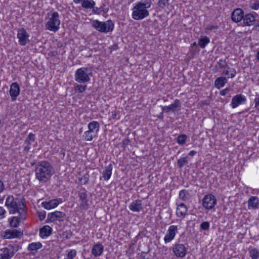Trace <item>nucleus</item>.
Listing matches in <instances>:
<instances>
[{
  "mask_svg": "<svg viewBox=\"0 0 259 259\" xmlns=\"http://www.w3.org/2000/svg\"><path fill=\"white\" fill-rule=\"evenodd\" d=\"M35 174L36 179L40 183H46L50 179L54 174V169L51 163L48 161L43 160L35 164Z\"/></svg>",
  "mask_w": 259,
  "mask_h": 259,
  "instance_id": "nucleus-1",
  "label": "nucleus"
},
{
  "mask_svg": "<svg viewBox=\"0 0 259 259\" xmlns=\"http://www.w3.org/2000/svg\"><path fill=\"white\" fill-rule=\"evenodd\" d=\"M91 67H81L77 69L74 74L75 80L80 83H85L89 82L90 76L92 75Z\"/></svg>",
  "mask_w": 259,
  "mask_h": 259,
  "instance_id": "nucleus-2",
  "label": "nucleus"
},
{
  "mask_svg": "<svg viewBox=\"0 0 259 259\" xmlns=\"http://www.w3.org/2000/svg\"><path fill=\"white\" fill-rule=\"evenodd\" d=\"M92 25L98 31L104 33L111 32L114 27V23L111 20L106 22H101L98 20H94Z\"/></svg>",
  "mask_w": 259,
  "mask_h": 259,
  "instance_id": "nucleus-3",
  "label": "nucleus"
},
{
  "mask_svg": "<svg viewBox=\"0 0 259 259\" xmlns=\"http://www.w3.org/2000/svg\"><path fill=\"white\" fill-rule=\"evenodd\" d=\"M60 24V20L59 14L57 12H55L49 17L48 21L46 24V28L48 30L55 32L59 30Z\"/></svg>",
  "mask_w": 259,
  "mask_h": 259,
  "instance_id": "nucleus-4",
  "label": "nucleus"
},
{
  "mask_svg": "<svg viewBox=\"0 0 259 259\" xmlns=\"http://www.w3.org/2000/svg\"><path fill=\"white\" fill-rule=\"evenodd\" d=\"M5 206L8 209L10 214H15L17 213V211H18V207L21 206V204L19 203L18 198H14L12 195H10L6 199ZM22 206L24 207V204L22 203Z\"/></svg>",
  "mask_w": 259,
  "mask_h": 259,
  "instance_id": "nucleus-5",
  "label": "nucleus"
},
{
  "mask_svg": "<svg viewBox=\"0 0 259 259\" xmlns=\"http://www.w3.org/2000/svg\"><path fill=\"white\" fill-rule=\"evenodd\" d=\"M149 15L148 11L139 4H136L133 8L132 18L134 20H142L148 16Z\"/></svg>",
  "mask_w": 259,
  "mask_h": 259,
  "instance_id": "nucleus-6",
  "label": "nucleus"
},
{
  "mask_svg": "<svg viewBox=\"0 0 259 259\" xmlns=\"http://www.w3.org/2000/svg\"><path fill=\"white\" fill-rule=\"evenodd\" d=\"M23 235V231L17 229H7L1 232V236L4 239L20 238Z\"/></svg>",
  "mask_w": 259,
  "mask_h": 259,
  "instance_id": "nucleus-7",
  "label": "nucleus"
},
{
  "mask_svg": "<svg viewBox=\"0 0 259 259\" xmlns=\"http://www.w3.org/2000/svg\"><path fill=\"white\" fill-rule=\"evenodd\" d=\"M66 217V215L64 212L59 211H56L53 212L49 213L48 214L46 223H49L51 222H55L56 221L63 222L65 220Z\"/></svg>",
  "mask_w": 259,
  "mask_h": 259,
  "instance_id": "nucleus-8",
  "label": "nucleus"
},
{
  "mask_svg": "<svg viewBox=\"0 0 259 259\" xmlns=\"http://www.w3.org/2000/svg\"><path fill=\"white\" fill-rule=\"evenodd\" d=\"M216 203L215 197L212 194L205 195L202 199V205L206 209H212Z\"/></svg>",
  "mask_w": 259,
  "mask_h": 259,
  "instance_id": "nucleus-9",
  "label": "nucleus"
},
{
  "mask_svg": "<svg viewBox=\"0 0 259 259\" xmlns=\"http://www.w3.org/2000/svg\"><path fill=\"white\" fill-rule=\"evenodd\" d=\"M17 36L19 39V45L22 46H25L29 42V35L23 28H20L18 30Z\"/></svg>",
  "mask_w": 259,
  "mask_h": 259,
  "instance_id": "nucleus-10",
  "label": "nucleus"
},
{
  "mask_svg": "<svg viewBox=\"0 0 259 259\" xmlns=\"http://www.w3.org/2000/svg\"><path fill=\"white\" fill-rule=\"evenodd\" d=\"M78 196L79 200L80 201V206L84 209H87L89 208V200H88V194L85 188H82L78 192Z\"/></svg>",
  "mask_w": 259,
  "mask_h": 259,
  "instance_id": "nucleus-11",
  "label": "nucleus"
},
{
  "mask_svg": "<svg viewBox=\"0 0 259 259\" xmlns=\"http://www.w3.org/2000/svg\"><path fill=\"white\" fill-rule=\"evenodd\" d=\"M172 251L177 257H184L187 253V249L184 244L177 243L174 245Z\"/></svg>",
  "mask_w": 259,
  "mask_h": 259,
  "instance_id": "nucleus-12",
  "label": "nucleus"
},
{
  "mask_svg": "<svg viewBox=\"0 0 259 259\" xmlns=\"http://www.w3.org/2000/svg\"><path fill=\"white\" fill-rule=\"evenodd\" d=\"M246 101V98L244 95L238 94L232 98L231 106L232 108H235L239 105L244 104Z\"/></svg>",
  "mask_w": 259,
  "mask_h": 259,
  "instance_id": "nucleus-13",
  "label": "nucleus"
},
{
  "mask_svg": "<svg viewBox=\"0 0 259 259\" xmlns=\"http://www.w3.org/2000/svg\"><path fill=\"white\" fill-rule=\"evenodd\" d=\"M178 231L177 226L172 225L169 227L167 233L165 235L164 240L165 243L170 242L175 237Z\"/></svg>",
  "mask_w": 259,
  "mask_h": 259,
  "instance_id": "nucleus-14",
  "label": "nucleus"
},
{
  "mask_svg": "<svg viewBox=\"0 0 259 259\" xmlns=\"http://www.w3.org/2000/svg\"><path fill=\"white\" fill-rule=\"evenodd\" d=\"M10 95L11 97L12 101H15L17 97L19 95L20 89L19 85L17 82H13L10 86Z\"/></svg>",
  "mask_w": 259,
  "mask_h": 259,
  "instance_id": "nucleus-15",
  "label": "nucleus"
},
{
  "mask_svg": "<svg viewBox=\"0 0 259 259\" xmlns=\"http://www.w3.org/2000/svg\"><path fill=\"white\" fill-rule=\"evenodd\" d=\"M62 202V201L61 199H55L49 201H44L41 204L45 209L50 210L58 206L59 204Z\"/></svg>",
  "mask_w": 259,
  "mask_h": 259,
  "instance_id": "nucleus-16",
  "label": "nucleus"
},
{
  "mask_svg": "<svg viewBox=\"0 0 259 259\" xmlns=\"http://www.w3.org/2000/svg\"><path fill=\"white\" fill-rule=\"evenodd\" d=\"M244 12L241 9H236L232 13L231 19L234 22H239L243 20Z\"/></svg>",
  "mask_w": 259,
  "mask_h": 259,
  "instance_id": "nucleus-17",
  "label": "nucleus"
},
{
  "mask_svg": "<svg viewBox=\"0 0 259 259\" xmlns=\"http://www.w3.org/2000/svg\"><path fill=\"white\" fill-rule=\"evenodd\" d=\"M259 207V198L256 196H251L248 200V209H256Z\"/></svg>",
  "mask_w": 259,
  "mask_h": 259,
  "instance_id": "nucleus-18",
  "label": "nucleus"
},
{
  "mask_svg": "<svg viewBox=\"0 0 259 259\" xmlns=\"http://www.w3.org/2000/svg\"><path fill=\"white\" fill-rule=\"evenodd\" d=\"M188 208L186 205L182 203L178 205L176 210V214L178 217L184 218L187 214Z\"/></svg>",
  "mask_w": 259,
  "mask_h": 259,
  "instance_id": "nucleus-19",
  "label": "nucleus"
},
{
  "mask_svg": "<svg viewBox=\"0 0 259 259\" xmlns=\"http://www.w3.org/2000/svg\"><path fill=\"white\" fill-rule=\"evenodd\" d=\"M129 209L134 212H139L142 210V201L140 200H136L132 202L129 205Z\"/></svg>",
  "mask_w": 259,
  "mask_h": 259,
  "instance_id": "nucleus-20",
  "label": "nucleus"
},
{
  "mask_svg": "<svg viewBox=\"0 0 259 259\" xmlns=\"http://www.w3.org/2000/svg\"><path fill=\"white\" fill-rule=\"evenodd\" d=\"M256 21L254 15L251 14H247L244 16L243 23L245 26L253 25Z\"/></svg>",
  "mask_w": 259,
  "mask_h": 259,
  "instance_id": "nucleus-21",
  "label": "nucleus"
},
{
  "mask_svg": "<svg viewBox=\"0 0 259 259\" xmlns=\"http://www.w3.org/2000/svg\"><path fill=\"white\" fill-rule=\"evenodd\" d=\"M88 131L97 136L100 128V124L97 121H93L88 124Z\"/></svg>",
  "mask_w": 259,
  "mask_h": 259,
  "instance_id": "nucleus-22",
  "label": "nucleus"
},
{
  "mask_svg": "<svg viewBox=\"0 0 259 259\" xmlns=\"http://www.w3.org/2000/svg\"><path fill=\"white\" fill-rule=\"evenodd\" d=\"M104 250V247L101 243L95 244L92 249V253L95 256L98 257L101 255Z\"/></svg>",
  "mask_w": 259,
  "mask_h": 259,
  "instance_id": "nucleus-23",
  "label": "nucleus"
},
{
  "mask_svg": "<svg viewBox=\"0 0 259 259\" xmlns=\"http://www.w3.org/2000/svg\"><path fill=\"white\" fill-rule=\"evenodd\" d=\"M52 232V229L48 225L44 226L39 230V236L42 238H45L49 236Z\"/></svg>",
  "mask_w": 259,
  "mask_h": 259,
  "instance_id": "nucleus-24",
  "label": "nucleus"
},
{
  "mask_svg": "<svg viewBox=\"0 0 259 259\" xmlns=\"http://www.w3.org/2000/svg\"><path fill=\"white\" fill-rule=\"evenodd\" d=\"M113 166L112 164H109L106 166L105 169L102 172V178L105 181H108L112 175Z\"/></svg>",
  "mask_w": 259,
  "mask_h": 259,
  "instance_id": "nucleus-25",
  "label": "nucleus"
},
{
  "mask_svg": "<svg viewBox=\"0 0 259 259\" xmlns=\"http://www.w3.org/2000/svg\"><path fill=\"white\" fill-rule=\"evenodd\" d=\"M227 82V78L225 77L221 76L215 79L214 80V85L217 89H220L223 87Z\"/></svg>",
  "mask_w": 259,
  "mask_h": 259,
  "instance_id": "nucleus-26",
  "label": "nucleus"
},
{
  "mask_svg": "<svg viewBox=\"0 0 259 259\" xmlns=\"http://www.w3.org/2000/svg\"><path fill=\"white\" fill-rule=\"evenodd\" d=\"M3 253L0 254V259H11L14 255L7 248H3L1 249Z\"/></svg>",
  "mask_w": 259,
  "mask_h": 259,
  "instance_id": "nucleus-27",
  "label": "nucleus"
},
{
  "mask_svg": "<svg viewBox=\"0 0 259 259\" xmlns=\"http://www.w3.org/2000/svg\"><path fill=\"white\" fill-rule=\"evenodd\" d=\"M109 11V8L108 7H106V5L103 4L100 7H94L93 9V11L98 15L101 14L102 13L103 15L106 14Z\"/></svg>",
  "mask_w": 259,
  "mask_h": 259,
  "instance_id": "nucleus-28",
  "label": "nucleus"
},
{
  "mask_svg": "<svg viewBox=\"0 0 259 259\" xmlns=\"http://www.w3.org/2000/svg\"><path fill=\"white\" fill-rule=\"evenodd\" d=\"M42 247V245L40 242H33L28 245L27 247V250L31 252L36 251L37 250L40 249Z\"/></svg>",
  "mask_w": 259,
  "mask_h": 259,
  "instance_id": "nucleus-29",
  "label": "nucleus"
},
{
  "mask_svg": "<svg viewBox=\"0 0 259 259\" xmlns=\"http://www.w3.org/2000/svg\"><path fill=\"white\" fill-rule=\"evenodd\" d=\"M181 107V102L179 99H176L174 103L167 106L166 109H167L168 112L171 111L175 112L176 108Z\"/></svg>",
  "mask_w": 259,
  "mask_h": 259,
  "instance_id": "nucleus-30",
  "label": "nucleus"
},
{
  "mask_svg": "<svg viewBox=\"0 0 259 259\" xmlns=\"http://www.w3.org/2000/svg\"><path fill=\"white\" fill-rule=\"evenodd\" d=\"M95 5V2L93 0H83L81 6L84 9H93Z\"/></svg>",
  "mask_w": 259,
  "mask_h": 259,
  "instance_id": "nucleus-31",
  "label": "nucleus"
},
{
  "mask_svg": "<svg viewBox=\"0 0 259 259\" xmlns=\"http://www.w3.org/2000/svg\"><path fill=\"white\" fill-rule=\"evenodd\" d=\"M209 42V38L207 36H205L199 39L198 45L200 48L204 49Z\"/></svg>",
  "mask_w": 259,
  "mask_h": 259,
  "instance_id": "nucleus-32",
  "label": "nucleus"
},
{
  "mask_svg": "<svg viewBox=\"0 0 259 259\" xmlns=\"http://www.w3.org/2000/svg\"><path fill=\"white\" fill-rule=\"evenodd\" d=\"M20 222V218L18 217H13L10 221V225L12 227L17 228L19 226Z\"/></svg>",
  "mask_w": 259,
  "mask_h": 259,
  "instance_id": "nucleus-33",
  "label": "nucleus"
},
{
  "mask_svg": "<svg viewBox=\"0 0 259 259\" xmlns=\"http://www.w3.org/2000/svg\"><path fill=\"white\" fill-rule=\"evenodd\" d=\"M190 198V194L186 190H182L179 192V198L183 201H186Z\"/></svg>",
  "mask_w": 259,
  "mask_h": 259,
  "instance_id": "nucleus-34",
  "label": "nucleus"
},
{
  "mask_svg": "<svg viewBox=\"0 0 259 259\" xmlns=\"http://www.w3.org/2000/svg\"><path fill=\"white\" fill-rule=\"evenodd\" d=\"M7 249H9V250L12 253H13V255L18 251L19 249V245L15 243H12L11 244H9L8 245V246L7 247Z\"/></svg>",
  "mask_w": 259,
  "mask_h": 259,
  "instance_id": "nucleus-35",
  "label": "nucleus"
},
{
  "mask_svg": "<svg viewBox=\"0 0 259 259\" xmlns=\"http://www.w3.org/2000/svg\"><path fill=\"white\" fill-rule=\"evenodd\" d=\"M188 163V158L187 156L184 157H181L177 161V166L181 168L183 167L185 165Z\"/></svg>",
  "mask_w": 259,
  "mask_h": 259,
  "instance_id": "nucleus-36",
  "label": "nucleus"
},
{
  "mask_svg": "<svg viewBox=\"0 0 259 259\" xmlns=\"http://www.w3.org/2000/svg\"><path fill=\"white\" fill-rule=\"evenodd\" d=\"M87 86L85 84H76L74 87V90L75 92L78 93H82L87 89Z\"/></svg>",
  "mask_w": 259,
  "mask_h": 259,
  "instance_id": "nucleus-37",
  "label": "nucleus"
},
{
  "mask_svg": "<svg viewBox=\"0 0 259 259\" xmlns=\"http://www.w3.org/2000/svg\"><path fill=\"white\" fill-rule=\"evenodd\" d=\"M187 138L185 134L180 135L177 138V142L179 145H183L186 143Z\"/></svg>",
  "mask_w": 259,
  "mask_h": 259,
  "instance_id": "nucleus-38",
  "label": "nucleus"
},
{
  "mask_svg": "<svg viewBox=\"0 0 259 259\" xmlns=\"http://www.w3.org/2000/svg\"><path fill=\"white\" fill-rule=\"evenodd\" d=\"M146 9L150 8L152 2L151 0H141V2L137 3Z\"/></svg>",
  "mask_w": 259,
  "mask_h": 259,
  "instance_id": "nucleus-39",
  "label": "nucleus"
},
{
  "mask_svg": "<svg viewBox=\"0 0 259 259\" xmlns=\"http://www.w3.org/2000/svg\"><path fill=\"white\" fill-rule=\"evenodd\" d=\"M96 135L94 134L91 133L89 131H87L84 133L83 137L84 139L87 141H91Z\"/></svg>",
  "mask_w": 259,
  "mask_h": 259,
  "instance_id": "nucleus-40",
  "label": "nucleus"
},
{
  "mask_svg": "<svg viewBox=\"0 0 259 259\" xmlns=\"http://www.w3.org/2000/svg\"><path fill=\"white\" fill-rule=\"evenodd\" d=\"M35 139V136L34 134L30 133L25 140V144L26 145H31Z\"/></svg>",
  "mask_w": 259,
  "mask_h": 259,
  "instance_id": "nucleus-41",
  "label": "nucleus"
},
{
  "mask_svg": "<svg viewBox=\"0 0 259 259\" xmlns=\"http://www.w3.org/2000/svg\"><path fill=\"white\" fill-rule=\"evenodd\" d=\"M249 256L251 259H257L259 257V250L256 248H253L249 251Z\"/></svg>",
  "mask_w": 259,
  "mask_h": 259,
  "instance_id": "nucleus-42",
  "label": "nucleus"
},
{
  "mask_svg": "<svg viewBox=\"0 0 259 259\" xmlns=\"http://www.w3.org/2000/svg\"><path fill=\"white\" fill-rule=\"evenodd\" d=\"M157 5L160 10L164 9L166 7L169 5V0H159Z\"/></svg>",
  "mask_w": 259,
  "mask_h": 259,
  "instance_id": "nucleus-43",
  "label": "nucleus"
},
{
  "mask_svg": "<svg viewBox=\"0 0 259 259\" xmlns=\"http://www.w3.org/2000/svg\"><path fill=\"white\" fill-rule=\"evenodd\" d=\"M18 211H17V212H19L22 219L25 220L26 214V211L25 209L21 206L18 207Z\"/></svg>",
  "mask_w": 259,
  "mask_h": 259,
  "instance_id": "nucleus-44",
  "label": "nucleus"
},
{
  "mask_svg": "<svg viewBox=\"0 0 259 259\" xmlns=\"http://www.w3.org/2000/svg\"><path fill=\"white\" fill-rule=\"evenodd\" d=\"M210 224L208 222H202L200 225V229L202 230L206 231L209 229Z\"/></svg>",
  "mask_w": 259,
  "mask_h": 259,
  "instance_id": "nucleus-45",
  "label": "nucleus"
},
{
  "mask_svg": "<svg viewBox=\"0 0 259 259\" xmlns=\"http://www.w3.org/2000/svg\"><path fill=\"white\" fill-rule=\"evenodd\" d=\"M217 64L221 68H229L225 60L220 59L219 61L217 62Z\"/></svg>",
  "mask_w": 259,
  "mask_h": 259,
  "instance_id": "nucleus-46",
  "label": "nucleus"
},
{
  "mask_svg": "<svg viewBox=\"0 0 259 259\" xmlns=\"http://www.w3.org/2000/svg\"><path fill=\"white\" fill-rule=\"evenodd\" d=\"M76 255V251L75 249H71L68 251L67 258L65 259H73Z\"/></svg>",
  "mask_w": 259,
  "mask_h": 259,
  "instance_id": "nucleus-47",
  "label": "nucleus"
},
{
  "mask_svg": "<svg viewBox=\"0 0 259 259\" xmlns=\"http://www.w3.org/2000/svg\"><path fill=\"white\" fill-rule=\"evenodd\" d=\"M90 175L88 172L85 173L80 179V181H83V184L86 185L89 180Z\"/></svg>",
  "mask_w": 259,
  "mask_h": 259,
  "instance_id": "nucleus-48",
  "label": "nucleus"
},
{
  "mask_svg": "<svg viewBox=\"0 0 259 259\" xmlns=\"http://www.w3.org/2000/svg\"><path fill=\"white\" fill-rule=\"evenodd\" d=\"M250 7L253 10H257L259 8V0H255L250 4Z\"/></svg>",
  "mask_w": 259,
  "mask_h": 259,
  "instance_id": "nucleus-49",
  "label": "nucleus"
},
{
  "mask_svg": "<svg viewBox=\"0 0 259 259\" xmlns=\"http://www.w3.org/2000/svg\"><path fill=\"white\" fill-rule=\"evenodd\" d=\"M131 143V141L128 138H126L124 139L122 141V148L123 150H125L126 146L128 145Z\"/></svg>",
  "mask_w": 259,
  "mask_h": 259,
  "instance_id": "nucleus-50",
  "label": "nucleus"
},
{
  "mask_svg": "<svg viewBox=\"0 0 259 259\" xmlns=\"http://www.w3.org/2000/svg\"><path fill=\"white\" fill-rule=\"evenodd\" d=\"M46 212L44 210L38 213V217L40 221L44 220L46 218Z\"/></svg>",
  "mask_w": 259,
  "mask_h": 259,
  "instance_id": "nucleus-51",
  "label": "nucleus"
},
{
  "mask_svg": "<svg viewBox=\"0 0 259 259\" xmlns=\"http://www.w3.org/2000/svg\"><path fill=\"white\" fill-rule=\"evenodd\" d=\"M229 69L230 76L231 78L234 77L236 74V71L234 68H231Z\"/></svg>",
  "mask_w": 259,
  "mask_h": 259,
  "instance_id": "nucleus-52",
  "label": "nucleus"
},
{
  "mask_svg": "<svg viewBox=\"0 0 259 259\" xmlns=\"http://www.w3.org/2000/svg\"><path fill=\"white\" fill-rule=\"evenodd\" d=\"M230 91V88H227L220 92V94L221 96H225Z\"/></svg>",
  "mask_w": 259,
  "mask_h": 259,
  "instance_id": "nucleus-53",
  "label": "nucleus"
},
{
  "mask_svg": "<svg viewBox=\"0 0 259 259\" xmlns=\"http://www.w3.org/2000/svg\"><path fill=\"white\" fill-rule=\"evenodd\" d=\"M254 102L255 103V108L259 110V96L254 99Z\"/></svg>",
  "mask_w": 259,
  "mask_h": 259,
  "instance_id": "nucleus-54",
  "label": "nucleus"
},
{
  "mask_svg": "<svg viewBox=\"0 0 259 259\" xmlns=\"http://www.w3.org/2000/svg\"><path fill=\"white\" fill-rule=\"evenodd\" d=\"M6 211L4 209V208L2 207H0V218L2 219L5 217V214L6 213Z\"/></svg>",
  "mask_w": 259,
  "mask_h": 259,
  "instance_id": "nucleus-55",
  "label": "nucleus"
},
{
  "mask_svg": "<svg viewBox=\"0 0 259 259\" xmlns=\"http://www.w3.org/2000/svg\"><path fill=\"white\" fill-rule=\"evenodd\" d=\"M218 28V26L216 25H210L208 26L206 29L208 30H212L213 29H217Z\"/></svg>",
  "mask_w": 259,
  "mask_h": 259,
  "instance_id": "nucleus-56",
  "label": "nucleus"
},
{
  "mask_svg": "<svg viewBox=\"0 0 259 259\" xmlns=\"http://www.w3.org/2000/svg\"><path fill=\"white\" fill-rule=\"evenodd\" d=\"M118 48V46L117 44H114L112 46H111L110 48L111 51H115L117 50Z\"/></svg>",
  "mask_w": 259,
  "mask_h": 259,
  "instance_id": "nucleus-57",
  "label": "nucleus"
},
{
  "mask_svg": "<svg viewBox=\"0 0 259 259\" xmlns=\"http://www.w3.org/2000/svg\"><path fill=\"white\" fill-rule=\"evenodd\" d=\"M5 188V185L3 182L0 180V193L3 192Z\"/></svg>",
  "mask_w": 259,
  "mask_h": 259,
  "instance_id": "nucleus-58",
  "label": "nucleus"
},
{
  "mask_svg": "<svg viewBox=\"0 0 259 259\" xmlns=\"http://www.w3.org/2000/svg\"><path fill=\"white\" fill-rule=\"evenodd\" d=\"M30 145H26V146L24 148V150L25 151L28 152L30 149Z\"/></svg>",
  "mask_w": 259,
  "mask_h": 259,
  "instance_id": "nucleus-59",
  "label": "nucleus"
},
{
  "mask_svg": "<svg viewBox=\"0 0 259 259\" xmlns=\"http://www.w3.org/2000/svg\"><path fill=\"white\" fill-rule=\"evenodd\" d=\"M196 153H197V152L196 151L192 150L189 153L188 155L193 156L195 155Z\"/></svg>",
  "mask_w": 259,
  "mask_h": 259,
  "instance_id": "nucleus-60",
  "label": "nucleus"
},
{
  "mask_svg": "<svg viewBox=\"0 0 259 259\" xmlns=\"http://www.w3.org/2000/svg\"><path fill=\"white\" fill-rule=\"evenodd\" d=\"M117 113L115 111L112 112V118L114 119H117Z\"/></svg>",
  "mask_w": 259,
  "mask_h": 259,
  "instance_id": "nucleus-61",
  "label": "nucleus"
},
{
  "mask_svg": "<svg viewBox=\"0 0 259 259\" xmlns=\"http://www.w3.org/2000/svg\"><path fill=\"white\" fill-rule=\"evenodd\" d=\"M229 69L224 70L223 72V74H224L225 75H230V72H229Z\"/></svg>",
  "mask_w": 259,
  "mask_h": 259,
  "instance_id": "nucleus-62",
  "label": "nucleus"
},
{
  "mask_svg": "<svg viewBox=\"0 0 259 259\" xmlns=\"http://www.w3.org/2000/svg\"><path fill=\"white\" fill-rule=\"evenodd\" d=\"M72 232L70 231L69 233H67L65 237L66 239H68L72 236Z\"/></svg>",
  "mask_w": 259,
  "mask_h": 259,
  "instance_id": "nucleus-63",
  "label": "nucleus"
},
{
  "mask_svg": "<svg viewBox=\"0 0 259 259\" xmlns=\"http://www.w3.org/2000/svg\"><path fill=\"white\" fill-rule=\"evenodd\" d=\"M166 107H167L166 106L161 107V109H162V112H165L166 113H168L167 109H166Z\"/></svg>",
  "mask_w": 259,
  "mask_h": 259,
  "instance_id": "nucleus-64",
  "label": "nucleus"
}]
</instances>
